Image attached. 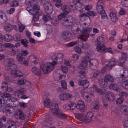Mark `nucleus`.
I'll list each match as a JSON object with an SVG mask.
<instances>
[{"instance_id":"25","label":"nucleus","mask_w":128,"mask_h":128,"mask_svg":"<svg viewBox=\"0 0 128 128\" xmlns=\"http://www.w3.org/2000/svg\"><path fill=\"white\" fill-rule=\"evenodd\" d=\"M98 12L101 16V18L103 19H107V16L106 13L104 10V8L100 10H97Z\"/></svg>"},{"instance_id":"19","label":"nucleus","mask_w":128,"mask_h":128,"mask_svg":"<svg viewBox=\"0 0 128 128\" xmlns=\"http://www.w3.org/2000/svg\"><path fill=\"white\" fill-rule=\"evenodd\" d=\"M100 107L99 103L98 102L94 101L92 104V109L94 111H98L99 110Z\"/></svg>"},{"instance_id":"63","label":"nucleus","mask_w":128,"mask_h":128,"mask_svg":"<svg viewBox=\"0 0 128 128\" xmlns=\"http://www.w3.org/2000/svg\"><path fill=\"white\" fill-rule=\"evenodd\" d=\"M26 80L24 79H21L18 80V84L20 85L24 84L26 83Z\"/></svg>"},{"instance_id":"59","label":"nucleus","mask_w":128,"mask_h":128,"mask_svg":"<svg viewBox=\"0 0 128 128\" xmlns=\"http://www.w3.org/2000/svg\"><path fill=\"white\" fill-rule=\"evenodd\" d=\"M4 40L7 42H9L10 40L11 36L8 34L5 35L4 36Z\"/></svg>"},{"instance_id":"15","label":"nucleus","mask_w":128,"mask_h":128,"mask_svg":"<svg viewBox=\"0 0 128 128\" xmlns=\"http://www.w3.org/2000/svg\"><path fill=\"white\" fill-rule=\"evenodd\" d=\"M15 123L12 121H8L6 124L5 128H16Z\"/></svg>"},{"instance_id":"8","label":"nucleus","mask_w":128,"mask_h":128,"mask_svg":"<svg viewBox=\"0 0 128 128\" xmlns=\"http://www.w3.org/2000/svg\"><path fill=\"white\" fill-rule=\"evenodd\" d=\"M45 12L47 14H50L52 12L53 9L52 6L50 3L46 2L44 5Z\"/></svg>"},{"instance_id":"31","label":"nucleus","mask_w":128,"mask_h":128,"mask_svg":"<svg viewBox=\"0 0 128 128\" xmlns=\"http://www.w3.org/2000/svg\"><path fill=\"white\" fill-rule=\"evenodd\" d=\"M110 16L111 20L114 22L117 21L118 20V18L116 14L113 12L110 13Z\"/></svg>"},{"instance_id":"9","label":"nucleus","mask_w":128,"mask_h":128,"mask_svg":"<svg viewBox=\"0 0 128 128\" xmlns=\"http://www.w3.org/2000/svg\"><path fill=\"white\" fill-rule=\"evenodd\" d=\"M52 105L54 107L51 109V111L54 114V116L56 117L60 112L59 109L58 105L55 101L53 102Z\"/></svg>"},{"instance_id":"24","label":"nucleus","mask_w":128,"mask_h":128,"mask_svg":"<svg viewBox=\"0 0 128 128\" xmlns=\"http://www.w3.org/2000/svg\"><path fill=\"white\" fill-rule=\"evenodd\" d=\"M62 10L63 11V13L66 14H69L70 9L69 7L67 5H63L61 7Z\"/></svg>"},{"instance_id":"41","label":"nucleus","mask_w":128,"mask_h":128,"mask_svg":"<svg viewBox=\"0 0 128 128\" xmlns=\"http://www.w3.org/2000/svg\"><path fill=\"white\" fill-rule=\"evenodd\" d=\"M98 60L94 58H92L90 60V61L89 65H98Z\"/></svg>"},{"instance_id":"35","label":"nucleus","mask_w":128,"mask_h":128,"mask_svg":"<svg viewBox=\"0 0 128 128\" xmlns=\"http://www.w3.org/2000/svg\"><path fill=\"white\" fill-rule=\"evenodd\" d=\"M126 60V58L125 57H122L118 61V64L119 65L122 66Z\"/></svg>"},{"instance_id":"20","label":"nucleus","mask_w":128,"mask_h":128,"mask_svg":"<svg viewBox=\"0 0 128 128\" xmlns=\"http://www.w3.org/2000/svg\"><path fill=\"white\" fill-rule=\"evenodd\" d=\"M104 37L102 36H99L96 40L95 42L96 45L104 44Z\"/></svg>"},{"instance_id":"61","label":"nucleus","mask_w":128,"mask_h":128,"mask_svg":"<svg viewBox=\"0 0 128 128\" xmlns=\"http://www.w3.org/2000/svg\"><path fill=\"white\" fill-rule=\"evenodd\" d=\"M100 71L99 70H97L95 71L93 74V78H97L98 76H100Z\"/></svg>"},{"instance_id":"54","label":"nucleus","mask_w":128,"mask_h":128,"mask_svg":"<svg viewBox=\"0 0 128 128\" xmlns=\"http://www.w3.org/2000/svg\"><path fill=\"white\" fill-rule=\"evenodd\" d=\"M51 19V17L49 15H44V16L43 20L45 22Z\"/></svg>"},{"instance_id":"50","label":"nucleus","mask_w":128,"mask_h":128,"mask_svg":"<svg viewBox=\"0 0 128 128\" xmlns=\"http://www.w3.org/2000/svg\"><path fill=\"white\" fill-rule=\"evenodd\" d=\"M122 86L124 88L128 89V80H126L122 83Z\"/></svg>"},{"instance_id":"16","label":"nucleus","mask_w":128,"mask_h":128,"mask_svg":"<svg viewBox=\"0 0 128 128\" xmlns=\"http://www.w3.org/2000/svg\"><path fill=\"white\" fill-rule=\"evenodd\" d=\"M71 34L68 31L64 32L62 34V37L65 40H68L72 37Z\"/></svg>"},{"instance_id":"43","label":"nucleus","mask_w":128,"mask_h":128,"mask_svg":"<svg viewBox=\"0 0 128 128\" xmlns=\"http://www.w3.org/2000/svg\"><path fill=\"white\" fill-rule=\"evenodd\" d=\"M61 86L62 88L64 90L66 89L67 85L66 82L64 80H62L61 82Z\"/></svg>"},{"instance_id":"13","label":"nucleus","mask_w":128,"mask_h":128,"mask_svg":"<svg viewBox=\"0 0 128 128\" xmlns=\"http://www.w3.org/2000/svg\"><path fill=\"white\" fill-rule=\"evenodd\" d=\"M77 106V108L80 110L82 112H83L85 109L84 102L81 100H79Z\"/></svg>"},{"instance_id":"48","label":"nucleus","mask_w":128,"mask_h":128,"mask_svg":"<svg viewBox=\"0 0 128 128\" xmlns=\"http://www.w3.org/2000/svg\"><path fill=\"white\" fill-rule=\"evenodd\" d=\"M102 0H99L97 3V10H101L102 8H104V6L102 5L101 4V3L102 2Z\"/></svg>"},{"instance_id":"29","label":"nucleus","mask_w":128,"mask_h":128,"mask_svg":"<svg viewBox=\"0 0 128 128\" xmlns=\"http://www.w3.org/2000/svg\"><path fill=\"white\" fill-rule=\"evenodd\" d=\"M15 112V109L13 107H10L6 109L5 111V114L7 115L11 114Z\"/></svg>"},{"instance_id":"39","label":"nucleus","mask_w":128,"mask_h":128,"mask_svg":"<svg viewBox=\"0 0 128 128\" xmlns=\"http://www.w3.org/2000/svg\"><path fill=\"white\" fill-rule=\"evenodd\" d=\"M8 86L7 82H3L1 84V88L3 91L6 92V89Z\"/></svg>"},{"instance_id":"11","label":"nucleus","mask_w":128,"mask_h":128,"mask_svg":"<svg viewBox=\"0 0 128 128\" xmlns=\"http://www.w3.org/2000/svg\"><path fill=\"white\" fill-rule=\"evenodd\" d=\"M8 17L4 12L0 11V23H4L8 20Z\"/></svg>"},{"instance_id":"60","label":"nucleus","mask_w":128,"mask_h":128,"mask_svg":"<svg viewBox=\"0 0 128 128\" xmlns=\"http://www.w3.org/2000/svg\"><path fill=\"white\" fill-rule=\"evenodd\" d=\"M88 65L87 63L82 61L80 64L81 68L84 69Z\"/></svg>"},{"instance_id":"42","label":"nucleus","mask_w":128,"mask_h":128,"mask_svg":"<svg viewBox=\"0 0 128 128\" xmlns=\"http://www.w3.org/2000/svg\"><path fill=\"white\" fill-rule=\"evenodd\" d=\"M26 86L30 90H32L34 88V86L31 84L30 82H28L26 83Z\"/></svg>"},{"instance_id":"22","label":"nucleus","mask_w":128,"mask_h":128,"mask_svg":"<svg viewBox=\"0 0 128 128\" xmlns=\"http://www.w3.org/2000/svg\"><path fill=\"white\" fill-rule=\"evenodd\" d=\"M20 42H18L17 43L15 44V45H14L12 44H10L8 43H6L4 44V46L8 48H14L15 47L17 48L20 46Z\"/></svg>"},{"instance_id":"51","label":"nucleus","mask_w":128,"mask_h":128,"mask_svg":"<svg viewBox=\"0 0 128 128\" xmlns=\"http://www.w3.org/2000/svg\"><path fill=\"white\" fill-rule=\"evenodd\" d=\"M19 2L17 1L14 0L10 3V5L11 6L16 7L18 6L19 5Z\"/></svg>"},{"instance_id":"34","label":"nucleus","mask_w":128,"mask_h":128,"mask_svg":"<svg viewBox=\"0 0 128 128\" xmlns=\"http://www.w3.org/2000/svg\"><path fill=\"white\" fill-rule=\"evenodd\" d=\"M13 27L12 25L9 24H7L4 27L5 30L7 32H11L13 29Z\"/></svg>"},{"instance_id":"44","label":"nucleus","mask_w":128,"mask_h":128,"mask_svg":"<svg viewBox=\"0 0 128 128\" xmlns=\"http://www.w3.org/2000/svg\"><path fill=\"white\" fill-rule=\"evenodd\" d=\"M109 88L112 90H118V86L116 84H110L109 86Z\"/></svg>"},{"instance_id":"57","label":"nucleus","mask_w":128,"mask_h":128,"mask_svg":"<svg viewBox=\"0 0 128 128\" xmlns=\"http://www.w3.org/2000/svg\"><path fill=\"white\" fill-rule=\"evenodd\" d=\"M70 104L71 110H73L77 108V106L76 104L73 102H71Z\"/></svg>"},{"instance_id":"40","label":"nucleus","mask_w":128,"mask_h":128,"mask_svg":"<svg viewBox=\"0 0 128 128\" xmlns=\"http://www.w3.org/2000/svg\"><path fill=\"white\" fill-rule=\"evenodd\" d=\"M40 7L38 5L34 6L32 8V12L38 14V12L40 9Z\"/></svg>"},{"instance_id":"32","label":"nucleus","mask_w":128,"mask_h":128,"mask_svg":"<svg viewBox=\"0 0 128 128\" xmlns=\"http://www.w3.org/2000/svg\"><path fill=\"white\" fill-rule=\"evenodd\" d=\"M56 117L62 120L66 119L67 117V116L65 114L61 112H60L56 116Z\"/></svg>"},{"instance_id":"27","label":"nucleus","mask_w":128,"mask_h":128,"mask_svg":"<svg viewBox=\"0 0 128 128\" xmlns=\"http://www.w3.org/2000/svg\"><path fill=\"white\" fill-rule=\"evenodd\" d=\"M123 73L120 74V77L119 78V80H120L122 81L127 76L126 74H128V70H123Z\"/></svg>"},{"instance_id":"6","label":"nucleus","mask_w":128,"mask_h":128,"mask_svg":"<svg viewBox=\"0 0 128 128\" xmlns=\"http://www.w3.org/2000/svg\"><path fill=\"white\" fill-rule=\"evenodd\" d=\"M2 95H0V108L3 106L5 103L4 97L6 98H10L12 96L11 94L7 92L3 93Z\"/></svg>"},{"instance_id":"28","label":"nucleus","mask_w":128,"mask_h":128,"mask_svg":"<svg viewBox=\"0 0 128 128\" xmlns=\"http://www.w3.org/2000/svg\"><path fill=\"white\" fill-rule=\"evenodd\" d=\"M16 118V116H18V118H19L22 120H24L26 118V115L21 110H19L18 112V114L15 116Z\"/></svg>"},{"instance_id":"4","label":"nucleus","mask_w":128,"mask_h":128,"mask_svg":"<svg viewBox=\"0 0 128 128\" xmlns=\"http://www.w3.org/2000/svg\"><path fill=\"white\" fill-rule=\"evenodd\" d=\"M18 101L14 97H12L8 99L6 101V103L9 107H16L18 104Z\"/></svg>"},{"instance_id":"56","label":"nucleus","mask_w":128,"mask_h":128,"mask_svg":"<svg viewBox=\"0 0 128 128\" xmlns=\"http://www.w3.org/2000/svg\"><path fill=\"white\" fill-rule=\"evenodd\" d=\"M74 49L76 52L79 54H81L82 53V52L81 51V48L80 47L76 46L74 48Z\"/></svg>"},{"instance_id":"7","label":"nucleus","mask_w":128,"mask_h":128,"mask_svg":"<svg viewBox=\"0 0 128 128\" xmlns=\"http://www.w3.org/2000/svg\"><path fill=\"white\" fill-rule=\"evenodd\" d=\"M6 68L8 70H11L12 68H16V66L14 64V61L13 58H9L7 60Z\"/></svg>"},{"instance_id":"18","label":"nucleus","mask_w":128,"mask_h":128,"mask_svg":"<svg viewBox=\"0 0 128 128\" xmlns=\"http://www.w3.org/2000/svg\"><path fill=\"white\" fill-rule=\"evenodd\" d=\"M106 99L110 101H113L115 99L114 94L111 92L106 93Z\"/></svg>"},{"instance_id":"62","label":"nucleus","mask_w":128,"mask_h":128,"mask_svg":"<svg viewBox=\"0 0 128 128\" xmlns=\"http://www.w3.org/2000/svg\"><path fill=\"white\" fill-rule=\"evenodd\" d=\"M123 98L122 97L119 98H118L116 101V104L117 105L120 104L122 103Z\"/></svg>"},{"instance_id":"12","label":"nucleus","mask_w":128,"mask_h":128,"mask_svg":"<svg viewBox=\"0 0 128 128\" xmlns=\"http://www.w3.org/2000/svg\"><path fill=\"white\" fill-rule=\"evenodd\" d=\"M93 113L92 112H88L86 116H85V122L86 123L90 122L92 120V118L94 116Z\"/></svg>"},{"instance_id":"45","label":"nucleus","mask_w":128,"mask_h":128,"mask_svg":"<svg viewBox=\"0 0 128 128\" xmlns=\"http://www.w3.org/2000/svg\"><path fill=\"white\" fill-rule=\"evenodd\" d=\"M26 91L25 88H21L20 89L17 90L16 91V93L17 94H23Z\"/></svg>"},{"instance_id":"26","label":"nucleus","mask_w":128,"mask_h":128,"mask_svg":"<svg viewBox=\"0 0 128 128\" xmlns=\"http://www.w3.org/2000/svg\"><path fill=\"white\" fill-rule=\"evenodd\" d=\"M76 118L81 121H84L85 118V116L83 114H75Z\"/></svg>"},{"instance_id":"52","label":"nucleus","mask_w":128,"mask_h":128,"mask_svg":"<svg viewBox=\"0 0 128 128\" xmlns=\"http://www.w3.org/2000/svg\"><path fill=\"white\" fill-rule=\"evenodd\" d=\"M122 108L124 114L126 115H128V107L126 106H122Z\"/></svg>"},{"instance_id":"36","label":"nucleus","mask_w":128,"mask_h":128,"mask_svg":"<svg viewBox=\"0 0 128 128\" xmlns=\"http://www.w3.org/2000/svg\"><path fill=\"white\" fill-rule=\"evenodd\" d=\"M92 29L90 28H84L82 29V34L86 35H88V34L91 31Z\"/></svg>"},{"instance_id":"58","label":"nucleus","mask_w":128,"mask_h":128,"mask_svg":"<svg viewBox=\"0 0 128 128\" xmlns=\"http://www.w3.org/2000/svg\"><path fill=\"white\" fill-rule=\"evenodd\" d=\"M33 17V20L34 22H37L39 20V15L38 14L35 13Z\"/></svg>"},{"instance_id":"10","label":"nucleus","mask_w":128,"mask_h":128,"mask_svg":"<svg viewBox=\"0 0 128 128\" xmlns=\"http://www.w3.org/2000/svg\"><path fill=\"white\" fill-rule=\"evenodd\" d=\"M72 97V95L69 93L62 94L59 96L60 100L62 101H66Z\"/></svg>"},{"instance_id":"17","label":"nucleus","mask_w":128,"mask_h":128,"mask_svg":"<svg viewBox=\"0 0 128 128\" xmlns=\"http://www.w3.org/2000/svg\"><path fill=\"white\" fill-rule=\"evenodd\" d=\"M78 84L82 86L85 88H88L89 85L88 81L86 80H80L78 81Z\"/></svg>"},{"instance_id":"46","label":"nucleus","mask_w":128,"mask_h":128,"mask_svg":"<svg viewBox=\"0 0 128 128\" xmlns=\"http://www.w3.org/2000/svg\"><path fill=\"white\" fill-rule=\"evenodd\" d=\"M52 120V117L50 114H48L44 120V122H50Z\"/></svg>"},{"instance_id":"33","label":"nucleus","mask_w":128,"mask_h":128,"mask_svg":"<svg viewBox=\"0 0 128 128\" xmlns=\"http://www.w3.org/2000/svg\"><path fill=\"white\" fill-rule=\"evenodd\" d=\"M32 72L37 76H40L41 75V71L40 69L36 67H34L32 70Z\"/></svg>"},{"instance_id":"47","label":"nucleus","mask_w":128,"mask_h":128,"mask_svg":"<svg viewBox=\"0 0 128 128\" xmlns=\"http://www.w3.org/2000/svg\"><path fill=\"white\" fill-rule=\"evenodd\" d=\"M89 37L88 35H84V34H82L80 35L79 38L81 40H82L84 41H85Z\"/></svg>"},{"instance_id":"2","label":"nucleus","mask_w":128,"mask_h":128,"mask_svg":"<svg viewBox=\"0 0 128 128\" xmlns=\"http://www.w3.org/2000/svg\"><path fill=\"white\" fill-rule=\"evenodd\" d=\"M66 15L64 13L61 14L58 16V19L60 20L63 18L64 25L66 26H69L72 25L73 23V18L72 16H66Z\"/></svg>"},{"instance_id":"49","label":"nucleus","mask_w":128,"mask_h":128,"mask_svg":"<svg viewBox=\"0 0 128 128\" xmlns=\"http://www.w3.org/2000/svg\"><path fill=\"white\" fill-rule=\"evenodd\" d=\"M79 42L78 41H76L75 42H72L69 43L67 44V46L68 47L73 46L75 45L78 44Z\"/></svg>"},{"instance_id":"3","label":"nucleus","mask_w":128,"mask_h":128,"mask_svg":"<svg viewBox=\"0 0 128 128\" xmlns=\"http://www.w3.org/2000/svg\"><path fill=\"white\" fill-rule=\"evenodd\" d=\"M80 0H73V2L70 5V8L73 10H78L80 12H83L82 10L85 7L80 2Z\"/></svg>"},{"instance_id":"38","label":"nucleus","mask_w":128,"mask_h":128,"mask_svg":"<svg viewBox=\"0 0 128 128\" xmlns=\"http://www.w3.org/2000/svg\"><path fill=\"white\" fill-rule=\"evenodd\" d=\"M16 67L12 68L11 70H8L10 72V74L11 75L14 77H16Z\"/></svg>"},{"instance_id":"23","label":"nucleus","mask_w":128,"mask_h":128,"mask_svg":"<svg viewBox=\"0 0 128 128\" xmlns=\"http://www.w3.org/2000/svg\"><path fill=\"white\" fill-rule=\"evenodd\" d=\"M104 80L106 82H113L114 81V78L110 75L106 74L105 76Z\"/></svg>"},{"instance_id":"53","label":"nucleus","mask_w":128,"mask_h":128,"mask_svg":"<svg viewBox=\"0 0 128 128\" xmlns=\"http://www.w3.org/2000/svg\"><path fill=\"white\" fill-rule=\"evenodd\" d=\"M36 0H26V3L29 5H32L35 4Z\"/></svg>"},{"instance_id":"1","label":"nucleus","mask_w":128,"mask_h":128,"mask_svg":"<svg viewBox=\"0 0 128 128\" xmlns=\"http://www.w3.org/2000/svg\"><path fill=\"white\" fill-rule=\"evenodd\" d=\"M64 55L61 53L56 54L53 55L51 57V59L53 60L52 62H46L43 65L40 66V68L43 70V72L46 74L49 73L55 68V65L56 63H60L63 60Z\"/></svg>"},{"instance_id":"55","label":"nucleus","mask_w":128,"mask_h":128,"mask_svg":"<svg viewBox=\"0 0 128 128\" xmlns=\"http://www.w3.org/2000/svg\"><path fill=\"white\" fill-rule=\"evenodd\" d=\"M21 43L26 47L28 46V41L26 39H24L21 40Z\"/></svg>"},{"instance_id":"14","label":"nucleus","mask_w":128,"mask_h":128,"mask_svg":"<svg viewBox=\"0 0 128 128\" xmlns=\"http://www.w3.org/2000/svg\"><path fill=\"white\" fill-rule=\"evenodd\" d=\"M97 46L96 49L98 51L100 52H106V48L104 44L96 45Z\"/></svg>"},{"instance_id":"21","label":"nucleus","mask_w":128,"mask_h":128,"mask_svg":"<svg viewBox=\"0 0 128 128\" xmlns=\"http://www.w3.org/2000/svg\"><path fill=\"white\" fill-rule=\"evenodd\" d=\"M116 60L114 58H112L108 62V65L107 64L108 67V69L110 70L112 68V67L114 66L116 64Z\"/></svg>"},{"instance_id":"64","label":"nucleus","mask_w":128,"mask_h":128,"mask_svg":"<svg viewBox=\"0 0 128 128\" xmlns=\"http://www.w3.org/2000/svg\"><path fill=\"white\" fill-rule=\"evenodd\" d=\"M14 40L16 41H19L21 40V38L20 35L17 34H15L14 37Z\"/></svg>"},{"instance_id":"37","label":"nucleus","mask_w":128,"mask_h":128,"mask_svg":"<svg viewBox=\"0 0 128 128\" xmlns=\"http://www.w3.org/2000/svg\"><path fill=\"white\" fill-rule=\"evenodd\" d=\"M92 88L94 90L97 92L101 94H104V92L101 89L98 88L96 85H93L92 86Z\"/></svg>"},{"instance_id":"30","label":"nucleus","mask_w":128,"mask_h":128,"mask_svg":"<svg viewBox=\"0 0 128 128\" xmlns=\"http://www.w3.org/2000/svg\"><path fill=\"white\" fill-rule=\"evenodd\" d=\"M44 104L45 107L50 108L52 104L50 100L48 98L45 99L44 102Z\"/></svg>"},{"instance_id":"5","label":"nucleus","mask_w":128,"mask_h":128,"mask_svg":"<svg viewBox=\"0 0 128 128\" xmlns=\"http://www.w3.org/2000/svg\"><path fill=\"white\" fill-rule=\"evenodd\" d=\"M16 56L17 60L20 64L26 66H28V62L26 60L25 58L21 55L20 54H17Z\"/></svg>"}]
</instances>
